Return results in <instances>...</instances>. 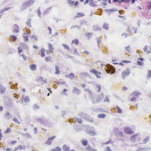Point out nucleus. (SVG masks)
<instances>
[{"label":"nucleus","mask_w":151,"mask_h":151,"mask_svg":"<svg viewBox=\"0 0 151 151\" xmlns=\"http://www.w3.org/2000/svg\"><path fill=\"white\" fill-rule=\"evenodd\" d=\"M104 98V95L103 93H101L97 97L94 98L92 100L93 103H98L102 101Z\"/></svg>","instance_id":"f257e3e1"},{"label":"nucleus","mask_w":151,"mask_h":151,"mask_svg":"<svg viewBox=\"0 0 151 151\" xmlns=\"http://www.w3.org/2000/svg\"><path fill=\"white\" fill-rule=\"evenodd\" d=\"M141 140L140 136L137 134H134L130 138V141L133 142L136 141H140Z\"/></svg>","instance_id":"f03ea898"},{"label":"nucleus","mask_w":151,"mask_h":151,"mask_svg":"<svg viewBox=\"0 0 151 151\" xmlns=\"http://www.w3.org/2000/svg\"><path fill=\"white\" fill-rule=\"evenodd\" d=\"M35 1V0H30L26 1L24 3L23 6L25 8H29L34 4Z\"/></svg>","instance_id":"7ed1b4c3"},{"label":"nucleus","mask_w":151,"mask_h":151,"mask_svg":"<svg viewBox=\"0 0 151 151\" xmlns=\"http://www.w3.org/2000/svg\"><path fill=\"white\" fill-rule=\"evenodd\" d=\"M106 67L109 70L106 69L105 68H104L105 70L108 73H109L110 72V71L112 70L113 73L115 72V69H114V67L112 65H110L109 64H108L106 65Z\"/></svg>","instance_id":"20e7f679"},{"label":"nucleus","mask_w":151,"mask_h":151,"mask_svg":"<svg viewBox=\"0 0 151 151\" xmlns=\"http://www.w3.org/2000/svg\"><path fill=\"white\" fill-rule=\"evenodd\" d=\"M79 116L81 118H83L85 119L87 121H89L90 122H93V119H91V118H89V120L88 119V116L87 115L83 112H81L79 114Z\"/></svg>","instance_id":"39448f33"},{"label":"nucleus","mask_w":151,"mask_h":151,"mask_svg":"<svg viewBox=\"0 0 151 151\" xmlns=\"http://www.w3.org/2000/svg\"><path fill=\"white\" fill-rule=\"evenodd\" d=\"M86 132L91 136H94L96 135L95 129L93 127L91 128L89 130L86 131Z\"/></svg>","instance_id":"423d86ee"},{"label":"nucleus","mask_w":151,"mask_h":151,"mask_svg":"<svg viewBox=\"0 0 151 151\" xmlns=\"http://www.w3.org/2000/svg\"><path fill=\"white\" fill-rule=\"evenodd\" d=\"M56 137L55 136H53L48 138L45 142V144L48 145H50L52 143L53 140Z\"/></svg>","instance_id":"0eeeda50"},{"label":"nucleus","mask_w":151,"mask_h":151,"mask_svg":"<svg viewBox=\"0 0 151 151\" xmlns=\"http://www.w3.org/2000/svg\"><path fill=\"white\" fill-rule=\"evenodd\" d=\"M129 69H127V70H125L122 73V78L123 79H125V77L127 76H128L129 73L130 72H129Z\"/></svg>","instance_id":"6e6552de"},{"label":"nucleus","mask_w":151,"mask_h":151,"mask_svg":"<svg viewBox=\"0 0 151 151\" xmlns=\"http://www.w3.org/2000/svg\"><path fill=\"white\" fill-rule=\"evenodd\" d=\"M19 26L16 24H15L13 26V32L15 33H18L19 32Z\"/></svg>","instance_id":"1a4fd4ad"},{"label":"nucleus","mask_w":151,"mask_h":151,"mask_svg":"<svg viewBox=\"0 0 151 151\" xmlns=\"http://www.w3.org/2000/svg\"><path fill=\"white\" fill-rule=\"evenodd\" d=\"M124 131L127 134H132L134 133V132L129 128H125Z\"/></svg>","instance_id":"9d476101"},{"label":"nucleus","mask_w":151,"mask_h":151,"mask_svg":"<svg viewBox=\"0 0 151 151\" xmlns=\"http://www.w3.org/2000/svg\"><path fill=\"white\" fill-rule=\"evenodd\" d=\"M73 93L78 95L80 93L81 91L79 89L76 87H73Z\"/></svg>","instance_id":"9b49d317"},{"label":"nucleus","mask_w":151,"mask_h":151,"mask_svg":"<svg viewBox=\"0 0 151 151\" xmlns=\"http://www.w3.org/2000/svg\"><path fill=\"white\" fill-rule=\"evenodd\" d=\"M65 77L69 78L71 80H72L74 78L75 75L73 73H71L69 74L65 75Z\"/></svg>","instance_id":"f8f14e48"},{"label":"nucleus","mask_w":151,"mask_h":151,"mask_svg":"<svg viewBox=\"0 0 151 151\" xmlns=\"http://www.w3.org/2000/svg\"><path fill=\"white\" fill-rule=\"evenodd\" d=\"M150 139V137L147 136L142 141V143H140V144H145L146 142H148Z\"/></svg>","instance_id":"ddd939ff"},{"label":"nucleus","mask_w":151,"mask_h":151,"mask_svg":"<svg viewBox=\"0 0 151 151\" xmlns=\"http://www.w3.org/2000/svg\"><path fill=\"white\" fill-rule=\"evenodd\" d=\"M29 67L32 70L34 71L36 69L37 66L35 64H34L30 65Z\"/></svg>","instance_id":"4468645a"},{"label":"nucleus","mask_w":151,"mask_h":151,"mask_svg":"<svg viewBox=\"0 0 151 151\" xmlns=\"http://www.w3.org/2000/svg\"><path fill=\"white\" fill-rule=\"evenodd\" d=\"M5 88L2 86H0V93L2 94L5 93Z\"/></svg>","instance_id":"2eb2a0df"},{"label":"nucleus","mask_w":151,"mask_h":151,"mask_svg":"<svg viewBox=\"0 0 151 151\" xmlns=\"http://www.w3.org/2000/svg\"><path fill=\"white\" fill-rule=\"evenodd\" d=\"M70 147L66 145H64L63 147V149L64 151H69Z\"/></svg>","instance_id":"dca6fc26"},{"label":"nucleus","mask_w":151,"mask_h":151,"mask_svg":"<svg viewBox=\"0 0 151 151\" xmlns=\"http://www.w3.org/2000/svg\"><path fill=\"white\" fill-rule=\"evenodd\" d=\"M11 116L10 115L9 112H6L5 115V117L7 119H9Z\"/></svg>","instance_id":"f3484780"},{"label":"nucleus","mask_w":151,"mask_h":151,"mask_svg":"<svg viewBox=\"0 0 151 151\" xmlns=\"http://www.w3.org/2000/svg\"><path fill=\"white\" fill-rule=\"evenodd\" d=\"M93 0H90L89 3V4L90 5V6H92V7H95V6H97V5L96 4H94L95 2H93Z\"/></svg>","instance_id":"a211bd4d"},{"label":"nucleus","mask_w":151,"mask_h":151,"mask_svg":"<svg viewBox=\"0 0 151 151\" xmlns=\"http://www.w3.org/2000/svg\"><path fill=\"white\" fill-rule=\"evenodd\" d=\"M48 46V48L50 50V51H52L54 49V48L53 47V45L49 43L47 44Z\"/></svg>","instance_id":"6ab92c4d"},{"label":"nucleus","mask_w":151,"mask_h":151,"mask_svg":"<svg viewBox=\"0 0 151 151\" xmlns=\"http://www.w3.org/2000/svg\"><path fill=\"white\" fill-rule=\"evenodd\" d=\"M93 29L95 31H97L101 30V28L99 27L98 25H93Z\"/></svg>","instance_id":"aec40b11"},{"label":"nucleus","mask_w":151,"mask_h":151,"mask_svg":"<svg viewBox=\"0 0 151 151\" xmlns=\"http://www.w3.org/2000/svg\"><path fill=\"white\" fill-rule=\"evenodd\" d=\"M96 87L98 89V92H100L101 90V86L100 84H95Z\"/></svg>","instance_id":"412c9836"},{"label":"nucleus","mask_w":151,"mask_h":151,"mask_svg":"<svg viewBox=\"0 0 151 151\" xmlns=\"http://www.w3.org/2000/svg\"><path fill=\"white\" fill-rule=\"evenodd\" d=\"M106 116V115L104 114H99L97 115L98 118H104Z\"/></svg>","instance_id":"4be33fe9"},{"label":"nucleus","mask_w":151,"mask_h":151,"mask_svg":"<svg viewBox=\"0 0 151 151\" xmlns=\"http://www.w3.org/2000/svg\"><path fill=\"white\" fill-rule=\"evenodd\" d=\"M51 7H49L47 8L46 10H45L43 13L44 15H46L48 14L49 13V11L51 10Z\"/></svg>","instance_id":"5701e85b"},{"label":"nucleus","mask_w":151,"mask_h":151,"mask_svg":"<svg viewBox=\"0 0 151 151\" xmlns=\"http://www.w3.org/2000/svg\"><path fill=\"white\" fill-rule=\"evenodd\" d=\"M55 73L56 74H59L60 72L59 70V68L57 66H55Z\"/></svg>","instance_id":"b1692460"},{"label":"nucleus","mask_w":151,"mask_h":151,"mask_svg":"<svg viewBox=\"0 0 151 151\" xmlns=\"http://www.w3.org/2000/svg\"><path fill=\"white\" fill-rule=\"evenodd\" d=\"M74 2V1H72L71 0H67V3L69 4L70 6L73 5Z\"/></svg>","instance_id":"393cba45"},{"label":"nucleus","mask_w":151,"mask_h":151,"mask_svg":"<svg viewBox=\"0 0 151 151\" xmlns=\"http://www.w3.org/2000/svg\"><path fill=\"white\" fill-rule=\"evenodd\" d=\"M45 51V50L43 48L41 49L40 50V52H41V56L42 57H43L45 56V54L44 53V52Z\"/></svg>","instance_id":"a878e982"},{"label":"nucleus","mask_w":151,"mask_h":151,"mask_svg":"<svg viewBox=\"0 0 151 151\" xmlns=\"http://www.w3.org/2000/svg\"><path fill=\"white\" fill-rule=\"evenodd\" d=\"M82 143L84 146H86L87 145L88 141L87 140L83 139L82 140Z\"/></svg>","instance_id":"bb28decb"},{"label":"nucleus","mask_w":151,"mask_h":151,"mask_svg":"<svg viewBox=\"0 0 151 151\" xmlns=\"http://www.w3.org/2000/svg\"><path fill=\"white\" fill-rule=\"evenodd\" d=\"M23 136L28 139L31 138V135L28 133L24 134Z\"/></svg>","instance_id":"cd10ccee"},{"label":"nucleus","mask_w":151,"mask_h":151,"mask_svg":"<svg viewBox=\"0 0 151 151\" xmlns=\"http://www.w3.org/2000/svg\"><path fill=\"white\" fill-rule=\"evenodd\" d=\"M86 150L89 151H97L96 150L92 148L90 146H89L87 147L86 148Z\"/></svg>","instance_id":"c85d7f7f"},{"label":"nucleus","mask_w":151,"mask_h":151,"mask_svg":"<svg viewBox=\"0 0 151 151\" xmlns=\"http://www.w3.org/2000/svg\"><path fill=\"white\" fill-rule=\"evenodd\" d=\"M103 28L105 29H108L109 28L108 24L106 23H105L104 24Z\"/></svg>","instance_id":"c756f323"},{"label":"nucleus","mask_w":151,"mask_h":151,"mask_svg":"<svg viewBox=\"0 0 151 151\" xmlns=\"http://www.w3.org/2000/svg\"><path fill=\"white\" fill-rule=\"evenodd\" d=\"M38 121L41 124H43L44 126H45V124L44 121L42 119H41V118L39 119Z\"/></svg>","instance_id":"7c9ffc66"},{"label":"nucleus","mask_w":151,"mask_h":151,"mask_svg":"<svg viewBox=\"0 0 151 151\" xmlns=\"http://www.w3.org/2000/svg\"><path fill=\"white\" fill-rule=\"evenodd\" d=\"M24 101L25 103L29 102L30 101V99H29V96H27L24 98Z\"/></svg>","instance_id":"2f4dec72"},{"label":"nucleus","mask_w":151,"mask_h":151,"mask_svg":"<svg viewBox=\"0 0 151 151\" xmlns=\"http://www.w3.org/2000/svg\"><path fill=\"white\" fill-rule=\"evenodd\" d=\"M51 151H61V149L58 147H57L55 148L52 149Z\"/></svg>","instance_id":"473e14b6"},{"label":"nucleus","mask_w":151,"mask_h":151,"mask_svg":"<svg viewBox=\"0 0 151 151\" xmlns=\"http://www.w3.org/2000/svg\"><path fill=\"white\" fill-rule=\"evenodd\" d=\"M75 119L77 120V123L80 124L82 123V121L80 118H76Z\"/></svg>","instance_id":"72a5a7b5"},{"label":"nucleus","mask_w":151,"mask_h":151,"mask_svg":"<svg viewBox=\"0 0 151 151\" xmlns=\"http://www.w3.org/2000/svg\"><path fill=\"white\" fill-rule=\"evenodd\" d=\"M23 39H24V42H27L29 40L27 38L28 37V36H23Z\"/></svg>","instance_id":"f704fd0d"},{"label":"nucleus","mask_w":151,"mask_h":151,"mask_svg":"<svg viewBox=\"0 0 151 151\" xmlns=\"http://www.w3.org/2000/svg\"><path fill=\"white\" fill-rule=\"evenodd\" d=\"M62 45L63 46L65 47V48L67 50H69L70 49L68 45L65 44H62Z\"/></svg>","instance_id":"c9c22d12"},{"label":"nucleus","mask_w":151,"mask_h":151,"mask_svg":"<svg viewBox=\"0 0 151 151\" xmlns=\"http://www.w3.org/2000/svg\"><path fill=\"white\" fill-rule=\"evenodd\" d=\"M116 108L117 110V112L118 113L121 114L122 111L121 109L118 106H116Z\"/></svg>","instance_id":"e433bc0d"},{"label":"nucleus","mask_w":151,"mask_h":151,"mask_svg":"<svg viewBox=\"0 0 151 151\" xmlns=\"http://www.w3.org/2000/svg\"><path fill=\"white\" fill-rule=\"evenodd\" d=\"M11 131V129L10 128L8 127L7 128L6 130L4 132V133L5 134H6L9 132H10Z\"/></svg>","instance_id":"4c0bfd02"},{"label":"nucleus","mask_w":151,"mask_h":151,"mask_svg":"<svg viewBox=\"0 0 151 151\" xmlns=\"http://www.w3.org/2000/svg\"><path fill=\"white\" fill-rule=\"evenodd\" d=\"M21 46L24 49H27L28 48V46L25 43H22Z\"/></svg>","instance_id":"58836bf2"},{"label":"nucleus","mask_w":151,"mask_h":151,"mask_svg":"<svg viewBox=\"0 0 151 151\" xmlns=\"http://www.w3.org/2000/svg\"><path fill=\"white\" fill-rule=\"evenodd\" d=\"M34 109L36 110L39 109V106L36 104H35L33 106Z\"/></svg>","instance_id":"ea45409f"},{"label":"nucleus","mask_w":151,"mask_h":151,"mask_svg":"<svg viewBox=\"0 0 151 151\" xmlns=\"http://www.w3.org/2000/svg\"><path fill=\"white\" fill-rule=\"evenodd\" d=\"M10 37L11 38H12L13 39V41H15L17 39V37L15 35H10Z\"/></svg>","instance_id":"a19ab883"},{"label":"nucleus","mask_w":151,"mask_h":151,"mask_svg":"<svg viewBox=\"0 0 151 151\" xmlns=\"http://www.w3.org/2000/svg\"><path fill=\"white\" fill-rule=\"evenodd\" d=\"M131 29H132V31H133L134 32V33H136V31H137V28L133 27H131Z\"/></svg>","instance_id":"79ce46f5"},{"label":"nucleus","mask_w":151,"mask_h":151,"mask_svg":"<svg viewBox=\"0 0 151 151\" xmlns=\"http://www.w3.org/2000/svg\"><path fill=\"white\" fill-rule=\"evenodd\" d=\"M30 20H31V19H30L29 21L27 22L26 23V24L28 25V27L29 28H30L31 27V24H30Z\"/></svg>","instance_id":"37998d69"},{"label":"nucleus","mask_w":151,"mask_h":151,"mask_svg":"<svg viewBox=\"0 0 151 151\" xmlns=\"http://www.w3.org/2000/svg\"><path fill=\"white\" fill-rule=\"evenodd\" d=\"M85 90L88 91L90 94H91L92 93V91L88 88H86Z\"/></svg>","instance_id":"c03bdc74"},{"label":"nucleus","mask_w":151,"mask_h":151,"mask_svg":"<svg viewBox=\"0 0 151 151\" xmlns=\"http://www.w3.org/2000/svg\"><path fill=\"white\" fill-rule=\"evenodd\" d=\"M17 148H18V150H22L24 149V148L22 147V146L19 145L17 146Z\"/></svg>","instance_id":"a18cd8bd"},{"label":"nucleus","mask_w":151,"mask_h":151,"mask_svg":"<svg viewBox=\"0 0 151 151\" xmlns=\"http://www.w3.org/2000/svg\"><path fill=\"white\" fill-rule=\"evenodd\" d=\"M90 71L91 72L95 74L96 75L97 71L96 70L93 69L92 70H90Z\"/></svg>","instance_id":"49530a36"},{"label":"nucleus","mask_w":151,"mask_h":151,"mask_svg":"<svg viewBox=\"0 0 151 151\" xmlns=\"http://www.w3.org/2000/svg\"><path fill=\"white\" fill-rule=\"evenodd\" d=\"M130 2V0H121V1H119V2L121 3L122 2Z\"/></svg>","instance_id":"de8ad7c7"},{"label":"nucleus","mask_w":151,"mask_h":151,"mask_svg":"<svg viewBox=\"0 0 151 151\" xmlns=\"http://www.w3.org/2000/svg\"><path fill=\"white\" fill-rule=\"evenodd\" d=\"M13 120L15 122L17 123L18 124H20V123L19 122L18 119L14 117V118Z\"/></svg>","instance_id":"09e8293b"},{"label":"nucleus","mask_w":151,"mask_h":151,"mask_svg":"<svg viewBox=\"0 0 151 151\" xmlns=\"http://www.w3.org/2000/svg\"><path fill=\"white\" fill-rule=\"evenodd\" d=\"M147 77H150V78H151V70H148V74L147 75Z\"/></svg>","instance_id":"8fccbe9b"},{"label":"nucleus","mask_w":151,"mask_h":151,"mask_svg":"<svg viewBox=\"0 0 151 151\" xmlns=\"http://www.w3.org/2000/svg\"><path fill=\"white\" fill-rule=\"evenodd\" d=\"M148 46H147V45H145V47L144 48L143 50L145 52H146L148 49Z\"/></svg>","instance_id":"3c124183"},{"label":"nucleus","mask_w":151,"mask_h":151,"mask_svg":"<svg viewBox=\"0 0 151 151\" xmlns=\"http://www.w3.org/2000/svg\"><path fill=\"white\" fill-rule=\"evenodd\" d=\"M74 53L76 55H78V53L77 52V50L76 48L74 50Z\"/></svg>","instance_id":"603ef678"},{"label":"nucleus","mask_w":151,"mask_h":151,"mask_svg":"<svg viewBox=\"0 0 151 151\" xmlns=\"http://www.w3.org/2000/svg\"><path fill=\"white\" fill-rule=\"evenodd\" d=\"M109 101V99H108V97L107 96L106 97L104 101V102H108Z\"/></svg>","instance_id":"864d4df0"},{"label":"nucleus","mask_w":151,"mask_h":151,"mask_svg":"<svg viewBox=\"0 0 151 151\" xmlns=\"http://www.w3.org/2000/svg\"><path fill=\"white\" fill-rule=\"evenodd\" d=\"M51 58L50 57H46L45 58V60L46 61H50Z\"/></svg>","instance_id":"5fc2aeb1"},{"label":"nucleus","mask_w":151,"mask_h":151,"mask_svg":"<svg viewBox=\"0 0 151 151\" xmlns=\"http://www.w3.org/2000/svg\"><path fill=\"white\" fill-rule=\"evenodd\" d=\"M75 41V44L76 45H78L79 42V41L77 39H75L74 40Z\"/></svg>","instance_id":"6e6d98bb"},{"label":"nucleus","mask_w":151,"mask_h":151,"mask_svg":"<svg viewBox=\"0 0 151 151\" xmlns=\"http://www.w3.org/2000/svg\"><path fill=\"white\" fill-rule=\"evenodd\" d=\"M77 14L79 15L80 17H83L84 16V14L82 13H79L78 12Z\"/></svg>","instance_id":"4d7b16f0"},{"label":"nucleus","mask_w":151,"mask_h":151,"mask_svg":"<svg viewBox=\"0 0 151 151\" xmlns=\"http://www.w3.org/2000/svg\"><path fill=\"white\" fill-rule=\"evenodd\" d=\"M37 10L38 11V16L39 17H40V15H41V12H40V9L39 8Z\"/></svg>","instance_id":"13d9d810"},{"label":"nucleus","mask_w":151,"mask_h":151,"mask_svg":"<svg viewBox=\"0 0 151 151\" xmlns=\"http://www.w3.org/2000/svg\"><path fill=\"white\" fill-rule=\"evenodd\" d=\"M101 74V73L99 72H97L96 74V76L97 77V78H100V76H98V74L99 75H100Z\"/></svg>","instance_id":"bf43d9fd"},{"label":"nucleus","mask_w":151,"mask_h":151,"mask_svg":"<svg viewBox=\"0 0 151 151\" xmlns=\"http://www.w3.org/2000/svg\"><path fill=\"white\" fill-rule=\"evenodd\" d=\"M61 112L62 115V116H63L64 115H65L66 114V112L65 111H62Z\"/></svg>","instance_id":"052dcab7"},{"label":"nucleus","mask_w":151,"mask_h":151,"mask_svg":"<svg viewBox=\"0 0 151 151\" xmlns=\"http://www.w3.org/2000/svg\"><path fill=\"white\" fill-rule=\"evenodd\" d=\"M105 151H111L109 147H106L105 150Z\"/></svg>","instance_id":"680f3d73"},{"label":"nucleus","mask_w":151,"mask_h":151,"mask_svg":"<svg viewBox=\"0 0 151 151\" xmlns=\"http://www.w3.org/2000/svg\"><path fill=\"white\" fill-rule=\"evenodd\" d=\"M122 61L123 63H130L131 62L130 61H128V60H122Z\"/></svg>","instance_id":"e2e57ef3"},{"label":"nucleus","mask_w":151,"mask_h":151,"mask_svg":"<svg viewBox=\"0 0 151 151\" xmlns=\"http://www.w3.org/2000/svg\"><path fill=\"white\" fill-rule=\"evenodd\" d=\"M20 47H18V52L19 54H20L22 51L21 49H20Z\"/></svg>","instance_id":"0e129e2a"},{"label":"nucleus","mask_w":151,"mask_h":151,"mask_svg":"<svg viewBox=\"0 0 151 151\" xmlns=\"http://www.w3.org/2000/svg\"><path fill=\"white\" fill-rule=\"evenodd\" d=\"M130 47L129 46H128L127 47H125L124 48L125 49H126V51L129 52L130 51V50L129 49V48Z\"/></svg>","instance_id":"69168bd1"},{"label":"nucleus","mask_w":151,"mask_h":151,"mask_svg":"<svg viewBox=\"0 0 151 151\" xmlns=\"http://www.w3.org/2000/svg\"><path fill=\"white\" fill-rule=\"evenodd\" d=\"M42 79H43V78H42L41 77H40L39 78L37 79V81H38L39 82L40 81H41L42 80Z\"/></svg>","instance_id":"338daca9"},{"label":"nucleus","mask_w":151,"mask_h":151,"mask_svg":"<svg viewBox=\"0 0 151 151\" xmlns=\"http://www.w3.org/2000/svg\"><path fill=\"white\" fill-rule=\"evenodd\" d=\"M131 101L135 102L136 101V99L135 97H134L132 98H131Z\"/></svg>","instance_id":"774afa93"}]
</instances>
